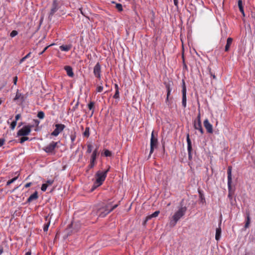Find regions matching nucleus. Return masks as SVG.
<instances>
[{
	"mask_svg": "<svg viewBox=\"0 0 255 255\" xmlns=\"http://www.w3.org/2000/svg\"><path fill=\"white\" fill-rule=\"evenodd\" d=\"M187 208L186 206H181L178 208V210L176 211L173 215L169 217V223L167 224V226L170 228L175 227L179 221L186 214Z\"/></svg>",
	"mask_w": 255,
	"mask_h": 255,
	"instance_id": "1",
	"label": "nucleus"
},
{
	"mask_svg": "<svg viewBox=\"0 0 255 255\" xmlns=\"http://www.w3.org/2000/svg\"><path fill=\"white\" fill-rule=\"evenodd\" d=\"M118 206V204H115L112 206L111 202L107 204L102 203L97 207L96 214L99 217L104 218Z\"/></svg>",
	"mask_w": 255,
	"mask_h": 255,
	"instance_id": "2",
	"label": "nucleus"
},
{
	"mask_svg": "<svg viewBox=\"0 0 255 255\" xmlns=\"http://www.w3.org/2000/svg\"><path fill=\"white\" fill-rule=\"evenodd\" d=\"M110 167H109L108 169L105 171H98L96 174V177H97L96 181L91 189V191H94L97 187L100 186L103 184V182L105 181L107 174L109 171Z\"/></svg>",
	"mask_w": 255,
	"mask_h": 255,
	"instance_id": "3",
	"label": "nucleus"
},
{
	"mask_svg": "<svg viewBox=\"0 0 255 255\" xmlns=\"http://www.w3.org/2000/svg\"><path fill=\"white\" fill-rule=\"evenodd\" d=\"M158 143L157 135H155L154 131H152L150 138L149 156L153 153L154 149L157 147Z\"/></svg>",
	"mask_w": 255,
	"mask_h": 255,
	"instance_id": "4",
	"label": "nucleus"
},
{
	"mask_svg": "<svg viewBox=\"0 0 255 255\" xmlns=\"http://www.w3.org/2000/svg\"><path fill=\"white\" fill-rule=\"evenodd\" d=\"M33 127L32 125H26L23 126L17 132V136H27L29 134L31 131V128Z\"/></svg>",
	"mask_w": 255,
	"mask_h": 255,
	"instance_id": "5",
	"label": "nucleus"
},
{
	"mask_svg": "<svg viewBox=\"0 0 255 255\" xmlns=\"http://www.w3.org/2000/svg\"><path fill=\"white\" fill-rule=\"evenodd\" d=\"M232 166H228V169H227V174H228V188L229 190V193H228V197L230 199H232V193H231V189H232Z\"/></svg>",
	"mask_w": 255,
	"mask_h": 255,
	"instance_id": "6",
	"label": "nucleus"
},
{
	"mask_svg": "<svg viewBox=\"0 0 255 255\" xmlns=\"http://www.w3.org/2000/svg\"><path fill=\"white\" fill-rule=\"evenodd\" d=\"M59 8L57 0H54L52 4V7L48 14V20L51 21L53 16Z\"/></svg>",
	"mask_w": 255,
	"mask_h": 255,
	"instance_id": "7",
	"label": "nucleus"
},
{
	"mask_svg": "<svg viewBox=\"0 0 255 255\" xmlns=\"http://www.w3.org/2000/svg\"><path fill=\"white\" fill-rule=\"evenodd\" d=\"M182 105L184 108L186 107V87L185 85V83L184 80H182Z\"/></svg>",
	"mask_w": 255,
	"mask_h": 255,
	"instance_id": "8",
	"label": "nucleus"
},
{
	"mask_svg": "<svg viewBox=\"0 0 255 255\" xmlns=\"http://www.w3.org/2000/svg\"><path fill=\"white\" fill-rule=\"evenodd\" d=\"M55 129L51 133V135L57 136L65 128V126L62 124H57L55 125Z\"/></svg>",
	"mask_w": 255,
	"mask_h": 255,
	"instance_id": "9",
	"label": "nucleus"
},
{
	"mask_svg": "<svg viewBox=\"0 0 255 255\" xmlns=\"http://www.w3.org/2000/svg\"><path fill=\"white\" fill-rule=\"evenodd\" d=\"M57 142L52 141L49 145L44 147L43 148V150L47 153H53L55 148L57 145Z\"/></svg>",
	"mask_w": 255,
	"mask_h": 255,
	"instance_id": "10",
	"label": "nucleus"
},
{
	"mask_svg": "<svg viewBox=\"0 0 255 255\" xmlns=\"http://www.w3.org/2000/svg\"><path fill=\"white\" fill-rule=\"evenodd\" d=\"M93 73L95 76L98 79L100 80L101 78V66L98 62L94 67Z\"/></svg>",
	"mask_w": 255,
	"mask_h": 255,
	"instance_id": "11",
	"label": "nucleus"
},
{
	"mask_svg": "<svg viewBox=\"0 0 255 255\" xmlns=\"http://www.w3.org/2000/svg\"><path fill=\"white\" fill-rule=\"evenodd\" d=\"M98 153V149H96L94 150L91 155V159H90V163L88 165V168H92L94 167L95 164V161L97 158V154Z\"/></svg>",
	"mask_w": 255,
	"mask_h": 255,
	"instance_id": "12",
	"label": "nucleus"
},
{
	"mask_svg": "<svg viewBox=\"0 0 255 255\" xmlns=\"http://www.w3.org/2000/svg\"><path fill=\"white\" fill-rule=\"evenodd\" d=\"M204 126L205 127V128L206 129L207 132L210 133H212L213 132V126L212 125L209 123V120L208 119H206L204 121Z\"/></svg>",
	"mask_w": 255,
	"mask_h": 255,
	"instance_id": "13",
	"label": "nucleus"
},
{
	"mask_svg": "<svg viewBox=\"0 0 255 255\" xmlns=\"http://www.w3.org/2000/svg\"><path fill=\"white\" fill-rule=\"evenodd\" d=\"M194 128L195 129L199 130L202 134L204 133V130L202 127L201 122H196V121H194Z\"/></svg>",
	"mask_w": 255,
	"mask_h": 255,
	"instance_id": "14",
	"label": "nucleus"
},
{
	"mask_svg": "<svg viewBox=\"0 0 255 255\" xmlns=\"http://www.w3.org/2000/svg\"><path fill=\"white\" fill-rule=\"evenodd\" d=\"M221 222L219 224V227L216 230L215 239L219 241L221 238Z\"/></svg>",
	"mask_w": 255,
	"mask_h": 255,
	"instance_id": "15",
	"label": "nucleus"
},
{
	"mask_svg": "<svg viewBox=\"0 0 255 255\" xmlns=\"http://www.w3.org/2000/svg\"><path fill=\"white\" fill-rule=\"evenodd\" d=\"M38 198V193L37 191H35L34 192V193L31 194L28 197V198L27 200V202L30 203L34 200H36Z\"/></svg>",
	"mask_w": 255,
	"mask_h": 255,
	"instance_id": "16",
	"label": "nucleus"
},
{
	"mask_svg": "<svg viewBox=\"0 0 255 255\" xmlns=\"http://www.w3.org/2000/svg\"><path fill=\"white\" fill-rule=\"evenodd\" d=\"M64 69L67 72V74L70 77H73L74 73L73 72L72 68L70 66H66L64 67Z\"/></svg>",
	"mask_w": 255,
	"mask_h": 255,
	"instance_id": "17",
	"label": "nucleus"
},
{
	"mask_svg": "<svg viewBox=\"0 0 255 255\" xmlns=\"http://www.w3.org/2000/svg\"><path fill=\"white\" fill-rule=\"evenodd\" d=\"M233 38L231 37H229L227 38V43L225 47V51L226 52L229 51L230 49V47L233 42Z\"/></svg>",
	"mask_w": 255,
	"mask_h": 255,
	"instance_id": "18",
	"label": "nucleus"
},
{
	"mask_svg": "<svg viewBox=\"0 0 255 255\" xmlns=\"http://www.w3.org/2000/svg\"><path fill=\"white\" fill-rule=\"evenodd\" d=\"M71 48H72L71 44L62 45L59 47L61 51H68L71 49Z\"/></svg>",
	"mask_w": 255,
	"mask_h": 255,
	"instance_id": "19",
	"label": "nucleus"
},
{
	"mask_svg": "<svg viewBox=\"0 0 255 255\" xmlns=\"http://www.w3.org/2000/svg\"><path fill=\"white\" fill-rule=\"evenodd\" d=\"M164 84L165 85L167 92H171L172 91V86L173 85L172 82L170 81L168 82H164Z\"/></svg>",
	"mask_w": 255,
	"mask_h": 255,
	"instance_id": "20",
	"label": "nucleus"
},
{
	"mask_svg": "<svg viewBox=\"0 0 255 255\" xmlns=\"http://www.w3.org/2000/svg\"><path fill=\"white\" fill-rule=\"evenodd\" d=\"M187 150H189L190 148H192L191 141L189 137V134L187 135Z\"/></svg>",
	"mask_w": 255,
	"mask_h": 255,
	"instance_id": "21",
	"label": "nucleus"
},
{
	"mask_svg": "<svg viewBox=\"0 0 255 255\" xmlns=\"http://www.w3.org/2000/svg\"><path fill=\"white\" fill-rule=\"evenodd\" d=\"M20 99H21V101H23V96L21 95V93H19L18 91H17L16 92L15 97L14 99V100L15 101V100H18Z\"/></svg>",
	"mask_w": 255,
	"mask_h": 255,
	"instance_id": "22",
	"label": "nucleus"
},
{
	"mask_svg": "<svg viewBox=\"0 0 255 255\" xmlns=\"http://www.w3.org/2000/svg\"><path fill=\"white\" fill-rule=\"evenodd\" d=\"M83 135L85 137H88L90 135V128L87 127L85 128L84 132H83Z\"/></svg>",
	"mask_w": 255,
	"mask_h": 255,
	"instance_id": "23",
	"label": "nucleus"
},
{
	"mask_svg": "<svg viewBox=\"0 0 255 255\" xmlns=\"http://www.w3.org/2000/svg\"><path fill=\"white\" fill-rule=\"evenodd\" d=\"M95 103L94 102H90L89 104L88 105V108L90 110H92V115L94 113V107Z\"/></svg>",
	"mask_w": 255,
	"mask_h": 255,
	"instance_id": "24",
	"label": "nucleus"
},
{
	"mask_svg": "<svg viewBox=\"0 0 255 255\" xmlns=\"http://www.w3.org/2000/svg\"><path fill=\"white\" fill-rule=\"evenodd\" d=\"M155 218L154 216H153V214H151V215H149L148 216H147L145 220L143 222V225H145L146 224V222L149 220H151L152 218Z\"/></svg>",
	"mask_w": 255,
	"mask_h": 255,
	"instance_id": "25",
	"label": "nucleus"
},
{
	"mask_svg": "<svg viewBox=\"0 0 255 255\" xmlns=\"http://www.w3.org/2000/svg\"><path fill=\"white\" fill-rule=\"evenodd\" d=\"M155 218L154 216H153V214H151V215H149L148 216H147L145 220L143 222V225H145L146 224V222L149 220H151L152 218Z\"/></svg>",
	"mask_w": 255,
	"mask_h": 255,
	"instance_id": "26",
	"label": "nucleus"
},
{
	"mask_svg": "<svg viewBox=\"0 0 255 255\" xmlns=\"http://www.w3.org/2000/svg\"><path fill=\"white\" fill-rule=\"evenodd\" d=\"M155 218L154 216H153V214H151V215H149L148 216H147L145 220L143 222V225H145L146 224V222L149 220H151L152 218Z\"/></svg>",
	"mask_w": 255,
	"mask_h": 255,
	"instance_id": "27",
	"label": "nucleus"
},
{
	"mask_svg": "<svg viewBox=\"0 0 255 255\" xmlns=\"http://www.w3.org/2000/svg\"><path fill=\"white\" fill-rule=\"evenodd\" d=\"M31 54V52H29L27 54H26L24 57H23L22 58H21L20 60V63H22L24 62L26 59L30 57V55Z\"/></svg>",
	"mask_w": 255,
	"mask_h": 255,
	"instance_id": "28",
	"label": "nucleus"
},
{
	"mask_svg": "<svg viewBox=\"0 0 255 255\" xmlns=\"http://www.w3.org/2000/svg\"><path fill=\"white\" fill-rule=\"evenodd\" d=\"M18 177V176H17L13 178L12 179L8 180L6 182V185H9L10 184L13 183L15 181H16Z\"/></svg>",
	"mask_w": 255,
	"mask_h": 255,
	"instance_id": "29",
	"label": "nucleus"
},
{
	"mask_svg": "<svg viewBox=\"0 0 255 255\" xmlns=\"http://www.w3.org/2000/svg\"><path fill=\"white\" fill-rule=\"evenodd\" d=\"M50 224V221H49L47 223L45 224L43 226V231L44 232H47L48 231L49 226Z\"/></svg>",
	"mask_w": 255,
	"mask_h": 255,
	"instance_id": "30",
	"label": "nucleus"
},
{
	"mask_svg": "<svg viewBox=\"0 0 255 255\" xmlns=\"http://www.w3.org/2000/svg\"><path fill=\"white\" fill-rule=\"evenodd\" d=\"M44 113L42 111H40L37 114V117L40 119H43L44 118Z\"/></svg>",
	"mask_w": 255,
	"mask_h": 255,
	"instance_id": "31",
	"label": "nucleus"
},
{
	"mask_svg": "<svg viewBox=\"0 0 255 255\" xmlns=\"http://www.w3.org/2000/svg\"><path fill=\"white\" fill-rule=\"evenodd\" d=\"M28 140H29V137H27L26 136H24L20 138L19 142L21 144H22L24 141Z\"/></svg>",
	"mask_w": 255,
	"mask_h": 255,
	"instance_id": "32",
	"label": "nucleus"
},
{
	"mask_svg": "<svg viewBox=\"0 0 255 255\" xmlns=\"http://www.w3.org/2000/svg\"><path fill=\"white\" fill-rule=\"evenodd\" d=\"M104 154L107 157H110L112 155V152L108 149L105 150Z\"/></svg>",
	"mask_w": 255,
	"mask_h": 255,
	"instance_id": "33",
	"label": "nucleus"
},
{
	"mask_svg": "<svg viewBox=\"0 0 255 255\" xmlns=\"http://www.w3.org/2000/svg\"><path fill=\"white\" fill-rule=\"evenodd\" d=\"M17 122L13 121L10 124V128L11 130H13L16 126Z\"/></svg>",
	"mask_w": 255,
	"mask_h": 255,
	"instance_id": "34",
	"label": "nucleus"
},
{
	"mask_svg": "<svg viewBox=\"0 0 255 255\" xmlns=\"http://www.w3.org/2000/svg\"><path fill=\"white\" fill-rule=\"evenodd\" d=\"M103 90V86H102V83H101V85L100 86H98L97 87V92H101Z\"/></svg>",
	"mask_w": 255,
	"mask_h": 255,
	"instance_id": "35",
	"label": "nucleus"
},
{
	"mask_svg": "<svg viewBox=\"0 0 255 255\" xmlns=\"http://www.w3.org/2000/svg\"><path fill=\"white\" fill-rule=\"evenodd\" d=\"M116 7L119 11H121L123 10V6L122 4L117 3L116 4Z\"/></svg>",
	"mask_w": 255,
	"mask_h": 255,
	"instance_id": "36",
	"label": "nucleus"
},
{
	"mask_svg": "<svg viewBox=\"0 0 255 255\" xmlns=\"http://www.w3.org/2000/svg\"><path fill=\"white\" fill-rule=\"evenodd\" d=\"M92 144H88L87 145V147H88V149H87V153H90L92 152Z\"/></svg>",
	"mask_w": 255,
	"mask_h": 255,
	"instance_id": "37",
	"label": "nucleus"
},
{
	"mask_svg": "<svg viewBox=\"0 0 255 255\" xmlns=\"http://www.w3.org/2000/svg\"><path fill=\"white\" fill-rule=\"evenodd\" d=\"M18 34V32L16 30H12L11 33H10V36L11 37H13L14 36H15L16 35H17Z\"/></svg>",
	"mask_w": 255,
	"mask_h": 255,
	"instance_id": "38",
	"label": "nucleus"
},
{
	"mask_svg": "<svg viewBox=\"0 0 255 255\" xmlns=\"http://www.w3.org/2000/svg\"><path fill=\"white\" fill-rule=\"evenodd\" d=\"M192 149V148H190V150H188V159L190 160H191L192 159V156L191 153Z\"/></svg>",
	"mask_w": 255,
	"mask_h": 255,
	"instance_id": "39",
	"label": "nucleus"
},
{
	"mask_svg": "<svg viewBox=\"0 0 255 255\" xmlns=\"http://www.w3.org/2000/svg\"><path fill=\"white\" fill-rule=\"evenodd\" d=\"M113 98L114 99H119L120 98L119 91V90H116V91L115 94H114V95L113 96Z\"/></svg>",
	"mask_w": 255,
	"mask_h": 255,
	"instance_id": "40",
	"label": "nucleus"
},
{
	"mask_svg": "<svg viewBox=\"0 0 255 255\" xmlns=\"http://www.w3.org/2000/svg\"><path fill=\"white\" fill-rule=\"evenodd\" d=\"M47 185L46 184H43L41 186V189L42 191L44 192L46 190Z\"/></svg>",
	"mask_w": 255,
	"mask_h": 255,
	"instance_id": "41",
	"label": "nucleus"
},
{
	"mask_svg": "<svg viewBox=\"0 0 255 255\" xmlns=\"http://www.w3.org/2000/svg\"><path fill=\"white\" fill-rule=\"evenodd\" d=\"M250 217H249V215L247 217V221L246 223V224H245V228H248V226H249V225L250 224Z\"/></svg>",
	"mask_w": 255,
	"mask_h": 255,
	"instance_id": "42",
	"label": "nucleus"
},
{
	"mask_svg": "<svg viewBox=\"0 0 255 255\" xmlns=\"http://www.w3.org/2000/svg\"><path fill=\"white\" fill-rule=\"evenodd\" d=\"M170 93L171 92H167V96H166V100H165V102L166 103V104H167L168 105H169L168 104V102H169V96L170 95Z\"/></svg>",
	"mask_w": 255,
	"mask_h": 255,
	"instance_id": "43",
	"label": "nucleus"
},
{
	"mask_svg": "<svg viewBox=\"0 0 255 255\" xmlns=\"http://www.w3.org/2000/svg\"><path fill=\"white\" fill-rule=\"evenodd\" d=\"M238 5L239 8H243V2L242 0H239L238 1Z\"/></svg>",
	"mask_w": 255,
	"mask_h": 255,
	"instance_id": "44",
	"label": "nucleus"
},
{
	"mask_svg": "<svg viewBox=\"0 0 255 255\" xmlns=\"http://www.w3.org/2000/svg\"><path fill=\"white\" fill-rule=\"evenodd\" d=\"M209 74H210V75L211 77H213V79H215L216 78V76H215V74H214V73H213L211 71V69H210V70H209Z\"/></svg>",
	"mask_w": 255,
	"mask_h": 255,
	"instance_id": "45",
	"label": "nucleus"
},
{
	"mask_svg": "<svg viewBox=\"0 0 255 255\" xmlns=\"http://www.w3.org/2000/svg\"><path fill=\"white\" fill-rule=\"evenodd\" d=\"M70 138L72 142H73L75 140L76 135L75 134L71 135Z\"/></svg>",
	"mask_w": 255,
	"mask_h": 255,
	"instance_id": "46",
	"label": "nucleus"
},
{
	"mask_svg": "<svg viewBox=\"0 0 255 255\" xmlns=\"http://www.w3.org/2000/svg\"><path fill=\"white\" fill-rule=\"evenodd\" d=\"M54 44H53V45ZM51 45H52V44H51V45H49L47 46H46V47L44 48V49L42 51H41L40 53H39V55H41L49 47L51 46Z\"/></svg>",
	"mask_w": 255,
	"mask_h": 255,
	"instance_id": "47",
	"label": "nucleus"
},
{
	"mask_svg": "<svg viewBox=\"0 0 255 255\" xmlns=\"http://www.w3.org/2000/svg\"><path fill=\"white\" fill-rule=\"evenodd\" d=\"M21 117V115L18 114L16 115L15 117V121L17 122Z\"/></svg>",
	"mask_w": 255,
	"mask_h": 255,
	"instance_id": "48",
	"label": "nucleus"
},
{
	"mask_svg": "<svg viewBox=\"0 0 255 255\" xmlns=\"http://www.w3.org/2000/svg\"><path fill=\"white\" fill-rule=\"evenodd\" d=\"M159 213H160V211H156L155 212H154L153 213V215L154 216V217L155 218V217H157L158 216Z\"/></svg>",
	"mask_w": 255,
	"mask_h": 255,
	"instance_id": "49",
	"label": "nucleus"
},
{
	"mask_svg": "<svg viewBox=\"0 0 255 255\" xmlns=\"http://www.w3.org/2000/svg\"><path fill=\"white\" fill-rule=\"evenodd\" d=\"M4 141H5V140L4 138H0V147H1L2 145H3V144H4Z\"/></svg>",
	"mask_w": 255,
	"mask_h": 255,
	"instance_id": "50",
	"label": "nucleus"
},
{
	"mask_svg": "<svg viewBox=\"0 0 255 255\" xmlns=\"http://www.w3.org/2000/svg\"><path fill=\"white\" fill-rule=\"evenodd\" d=\"M196 121V122H201L200 113L198 114L197 117V120Z\"/></svg>",
	"mask_w": 255,
	"mask_h": 255,
	"instance_id": "51",
	"label": "nucleus"
},
{
	"mask_svg": "<svg viewBox=\"0 0 255 255\" xmlns=\"http://www.w3.org/2000/svg\"><path fill=\"white\" fill-rule=\"evenodd\" d=\"M54 180H48L46 181V183L48 184L49 185H51L53 183Z\"/></svg>",
	"mask_w": 255,
	"mask_h": 255,
	"instance_id": "52",
	"label": "nucleus"
},
{
	"mask_svg": "<svg viewBox=\"0 0 255 255\" xmlns=\"http://www.w3.org/2000/svg\"><path fill=\"white\" fill-rule=\"evenodd\" d=\"M13 84L14 85H16V83H17V76H15L14 78H13Z\"/></svg>",
	"mask_w": 255,
	"mask_h": 255,
	"instance_id": "53",
	"label": "nucleus"
},
{
	"mask_svg": "<svg viewBox=\"0 0 255 255\" xmlns=\"http://www.w3.org/2000/svg\"><path fill=\"white\" fill-rule=\"evenodd\" d=\"M239 10L240 11V12L242 13V14H243V16H245V12H244V8H239Z\"/></svg>",
	"mask_w": 255,
	"mask_h": 255,
	"instance_id": "54",
	"label": "nucleus"
},
{
	"mask_svg": "<svg viewBox=\"0 0 255 255\" xmlns=\"http://www.w3.org/2000/svg\"><path fill=\"white\" fill-rule=\"evenodd\" d=\"M32 184L31 182H29V183H26L25 185H24V187L25 188H28L29 187H30L31 186V185Z\"/></svg>",
	"mask_w": 255,
	"mask_h": 255,
	"instance_id": "55",
	"label": "nucleus"
},
{
	"mask_svg": "<svg viewBox=\"0 0 255 255\" xmlns=\"http://www.w3.org/2000/svg\"><path fill=\"white\" fill-rule=\"evenodd\" d=\"M200 197H201L200 202L202 203H204V202H205V199L204 197H202V195Z\"/></svg>",
	"mask_w": 255,
	"mask_h": 255,
	"instance_id": "56",
	"label": "nucleus"
},
{
	"mask_svg": "<svg viewBox=\"0 0 255 255\" xmlns=\"http://www.w3.org/2000/svg\"><path fill=\"white\" fill-rule=\"evenodd\" d=\"M174 1V4L175 6H178V0H173Z\"/></svg>",
	"mask_w": 255,
	"mask_h": 255,
	"instance_id": "57",
	"label": "nucleus"
},
{
	"mask_svg": "<svg viewBox=\"0 0 255 255\" xmlns=\"http://www.w3.org/2000/svg\"><path fill=\"white\" fill-rule=\"evenodd\" d=\"M115 88L116 91V90H119V86H118L117 84H115Z\"/></svg>",
	"mask_w": 255,
	"mask_h": 255,
	"instance_id": "58",
	"label": "nucleus"
},
{
	"mask_svg": "<svg viewBox=\"0 0 255 255\" xmlns=\"http://www.w3.org/2000/svg\"><path fill=\"white\" fill-rule=\"evenodd\" d=\"M79 102H77V104L75 105V106L73 108L74 110H75V109L77 108L78 106Z\"/></svg>",
	"mask_w": 255,
	"mask_h": 255,
	"instance_id": "59",
	"label": "nucleus"
},
{
	"mask_svg": "<svg viewBox=\"0 0 255 255\" xmlns=\"http://www.w3.org/2000/svg\"><path fill=\"white\" fill-rule=\"evenodd\" d=\"M31 255V251H28L27 253H26L25 255Z\"/></svg>",
	"mask_w": 255,
	"mask_h": 255,
	"instance_id": "60",
	"label": "nucleus"
},
{
	"mask_svg": "<svg viewBox=\"0 0 255 255\" xmlns=\"http://www.w3.org/2000/svg\"><path fill=\"white\" fill-rule=\"evenodd\" d=\"M3 253V248H0V255H1Z\"/></svg>",
	"mask_w": 255,
	"mask_h": 255,
	"instance_id": "61",
	"label": "nucleus"
},
{
	"mask_svg": "<svg viewBox=\"0 0 255 255\" xmlns=\"http://www.w3.org/2000/svg\"><path fill=\"white\" fill-rule=\"evenodd\" d=\"M22 125H23V123H22V122H21V123H19V124H18V128L20 127Z\"/></svg>",
	"mask_w": 255,
	"mask_h": 255,
	"instance_id": "62",
	"label": "nucleus"
},
{
	"mask_svg": "<svg viewBox=\"0 0 255 255\" xmlns=\"http://www.w3.org/2000/svg\"><path fill=\"white\" fill-rule=\"evenodd\" d=\"M35 122L37 125L39 124V122L37 120H35Z\"/></svg>",
	"mask_w": 255,
	"mask_h": 255,
	"instance_id": "63",
	"label": "nucleus"
},
{
	"mask_svg": "<svg viewBox=\"0 0 255 255\" xmlns=\"http://www.w3.org/2000/svg\"><path fill=\"white\" fill-rule=\"evenodd\" d=\"M2 100H1V98H0V105L2 103Z\"/></svg>",
	"mask_w": 255,
	"mask_h": 255,
	"instance_id": "64",
	"label": "nucleus"
}]
</instances>
